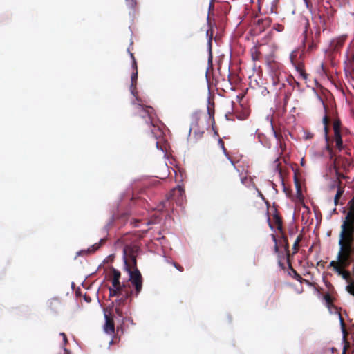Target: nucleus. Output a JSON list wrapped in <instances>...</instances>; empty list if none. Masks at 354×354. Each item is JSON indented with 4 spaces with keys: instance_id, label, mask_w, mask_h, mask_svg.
<instances>
[{
    "instance_id": "nucleus-36",
    "label": "nucleus",
    "mask_w": 354,
    "mask_h": 354,
    "mask_svg": "<svg viewBox=\"0 0 354 354\" xmlns=\"http://www.w3.org/2000/svg\"><path fill=\"white\" fill-rule=\"evenodd\" d=\"M312 137H313V134L311 133H305L306 139H310Z\"/></svg>"
},
{
    "instance_id": "nucleus-29",
    "label": "nucleus",
    "mask_w": 354,
    "mask_h": 354,
    "mask_svg": "<svg viewBox=\"0 0 354 354\" xmlns=\"http://www.w3.org/2000/svg\"><path fill=\"white\" fill-rule=\"evenodd\" d=\"M274 221H275V223L278 225H281V218L279 217V216L277 214H275L274 215Z\"/></svg>"
},
{
    "instance_id": "nucleus-50",
    "label": "nucleus",
    "mask_w": 354,
    "mask_h": 354,
    "mask_svg": "<svg viewBox=\"0 0 354 354\" xmlns=\"http://www.w3.org/2000/svg\"><path fill=\"white\" fill-rule=\"evenodd\" d=\"M346 346L344 345V348H343V352H342V354H346Z\"/></svg>"
},
{
    "instance_id": "nucleus-45",
    "label": "nucleus",
    "mask_w": 354,
    "mask_h": 354,
    "mask_svg": "<svg viewBox=\"0 0 354 354\" xmlns=\"http://www.w3.org/2000/svg\"><path fill=\"white\" fill-rule=\"evenodd\" d=\"M286 81L289 83L290 85L291 86H293V84H295V82H293V80L292 82L290 81L289 79H286Z\"/></svg>"
},
{
    "instance_id": "nucleus-61",
    "label": "nucleus",
    "mask_w": 354,
    "mask_h": 354,
    "mask_svg": "<svg viewBox=\"0 0 354 354\" xmlns=\"http://www.w3.org/2000/svg\"><path fill=\"white\" fill-rule=\"evenodd\" d=\"M297 245V243H294V244H293V248H296Z\"/></svg>"
},
{
    "instance_id": "nucleus-1",
    "label": "nucleus",
    "mask_w": 354,
    "mask_h": 354,
    "mask_svg": "<svg viewBox=\"0 0 354 354\" xmlns=\"http://www.w3.org/2000/svg\"><path fill=\"white\" fill-rule=\"evenodd\" d=\"M336 259L343 267L354 263V227L349 229L346 238L342 240Z\"/></svg>"
},
{
    "instance_id": "nucleus-2",
    "label": "nucleus",
    "mask_w": 354,
    "mask_h": 354,
    "mask_svg": "<svg viewBox=\"0 0 354 354\" xmlns=\"http://www.w3.org/2000/svg\"><path fill=\"white\" fill-rule=\"evenodd\" d=\"M124 262L125 270L129 276V281L132 286L135 287L136 295L138 296L142 288V277L141 273L138 268H135L133 271L130 269L127 266V261L125 257H124Z\"/></svg>"
},
{
    "instance_id": "nucleus-16",
    "label": "nucleus",
    "mask_w": 354,
    "mask_h": 354,
    "mask_svg": "<svg viewBox=\"0 0 354 354\" xmlns=\"http://www.w3.org/2000/svg\"><path fill=\"white\" fill-rule=\"evenodd\" d=\"M109 296L110 297H114V296H116L118 295V292L120 291V286H116V287H109Z\"/></svg>"
},
{
    "instance_id": "nucleus-42",
    "label": "nucleus",
    "mask_w": 354,
    "mask_h": 354,
    "mask_svg": "<svg viewBox=\"0 0 354 354\" xmlns=\"http://www.w3.org/2000/svg\"><path fill=\"white\" fill-rule=\"evenodd\" d=\"M206 35L207 37H208V39L209 38H211V41H212V34H211L210 35H209V30H207L206 32Z\"/></svg>"
},
{
    "instance_id": "nucleus-40",
    "label": "nucleus",
    "mask_w": 354,
    "mask_h": 354,
    "mask_svg": "<svg viewBox=\"0 0 354 354\" xmlns=\"http://www.w3.org/2000/svg\"><path fill=\"white\" fill-rule=\"evenodd\" d=\"M270 125H271L272 129V131L274 132V134L276 136H277V133H276V131L274 129L273 124H272V120H270Z\"/></svg>"
},
{
    "instance_id": "nucleus-26",
    "label": "nucleus",
    "mask_w": 354,
    "mask_h": 354,
    "mask_svg": "<svg viewBox=\"0 0 354 354\" xmlns=\"http://www.w3.org/2000/svg\"><path fill=\"white\" fill-rule=\"evenodd\" d=\"M339 322H340V324H341V327H342V331L343 333V341H345L346 340V338H345V333L346 332H345L344 322H343L342 318L341 317L340 315H339Z\"/></svg>"
},
{
    "instance_id": "nucleus-47",
    "label": "nucleus",
    "mask_w": 354,
    "mask_h": 354,
    "mask_svg": "<svg viewBox=\"0 0 354 354\" xmlns=\"http://www.w3.org/2000/svg\"><path fill=\"white\" fill-rule=\"evenodd\" d=\"M281 183H282L283 187V192H286V186H285V185H284V183H283V178H281Z\"/></svg>"
},
{
    "instance_id": "nucleus-5",
    "label": "nucleus",
    "mask_w": 354,
    "mask_h": 354,
    "mask_svg": "<svg viewBox=\"0 0 354 354\" xmlns=\"http://www.w3.org/2000/svg\"><path fill=\"white\" fill-rule=\"evenodd\" d=\"M347 221L345 218V221H344L343 223L341 225V232L339 234V241H338V245L342 247V240H344L346 238L347 233L349 230V228L347 230Z\"/></svg>"
},
{
    "instance_id": "nucleus-38",
    "label": "nucleus",
    "mask_w": 354,
    "mask_h": 354,
    "mask_svg": "<svg viewBox=\"0 0 354 354\" xmlns=\"http://www.w3.org/2000/svg\"><path fill=\"white\" fill-rule=\"evenodd\" d=\"M271 186H272V188L273 191L274 192V193L277 194L278 192V191L275 187H276L275 184L273 183H271Z\"/></svg>"
},
{
    "instance_id": "nucleus-10",
    "label": "nucleus",
    "mask_w": 354,
    "mask_h": 354,
    "mask_svg": "<svg viewBox=\"0 0 354 354\" xmlns=\"http://www.w3.org/2000/svg\"><path fill=\"white\" fill-rule=\"evenodd\" d=\"M111 271L113 272V278L112 280V286L113 287H116L118 286H119L121 273L119 270H118L117 269H115L113 267L111 268Z\"/></svg>"
},
{
    "instance_id": "nucleus-53",
    "label": "nucleus",
    "mask_w": 354,
    "mask_h": 354,
    "mask_svg": "<svg viewBox=\"0 0 354 354\" xmlns=\"http://www.w3.org/2000/svg\"><path fill=\"white\" fill-rule=\"evenodd\" d=\"M299 240H300V237H299V236H298V237L297 238L296 241H295V243H297H297H298V242L299 241Z\"/></svg>"
},
{
    "instance_id": "nucleus-52",
    "label": "nucleus",
    "mask_w": 354,
    "mask_h": 354,
    "mask_svg": "<svg viewBox=\"0 0 354 354\" xmlns=\"http://www.w3.org/2000/svg\"><path fill=\"white\" fill-rule=\"evenodd\" d=\"M59 335L62 337H64V336H66L65 333H59Z\"/></svg>"
},
{
    "instance_id": "nucleus-15",
    "label": "nucleus",
    "mask_w": 354,
    "mask_h": 354,
    "mask_svg": "<svg viewBox=\"0 0 354 354\" xmlns=\"http://www.w3.org/2000/svg\"><path fill=\"white\" fill-rule=\"evenodd\" d=\"M294 183H295V188H296L297 196V198H299L300 199L302 197V193H301V187H300V185L297 178L296 174H295V176H294Z\"/></svg>"
},
{
    "instance_id": "nucleus-39",
    "label": "nucleus",
    "mask_w": 354,
    "mask_h": 354,
    "mask_svg": "<svg viewBox=\"0 0 354 354\" xmlns=\"http://www.w3.org/2000/svg\"><path fill=\"white\" fill-rule=\"evenodd\" d=\"M289 96H290V94L289 93H287L285 95V97H284V104L286 105L287 104V102H288V100L289 98Z\"/></svg>"
},
{
    "instance_id": "nucleus-43",
    "label": "nucleus",
    "mask_w": 354,
    "mask_h": 354,
    "mask_svg": "<svg viewBox=\"0 0 354 354\" xmlns=\"http://www.w3.org/2000/svg\"><path fill=\"white\" fill-rule=\"evenodd\" d=\"M206 35L207 37H208V39L209 38H211V41H212V34H211L210 35H209V30H207L206 32Z\"/></svg>"
},
{
    "instance_id": "nucleus-9",
    "label": "nucleus",
    "mask_w": 354,
    "mask_h": 354,
    "mask_svg": "<svg viewBox=\"0 0 354 354\" xmlns=\"http://www.w3.org/2000/svg\"><path fill=\"white\" fill-rule=\"evenodd\" d=\"M173 195H177L178 199L176 200L177 203H180L181 201L185 197V190L184 189L180 186L177 185L176 188L172 190Z\"/></svg>"
},
{
    "instance_id": "nucleus-37",
    "label": "nucleus",
    "mask_w": 354,
    "mask_h": 354,
    "mask_svg": "<svg viewBox=\"0 0 354 354\" xmlns=\"http://www.w3.org/2000/svg\"><path fill=\"white\" fill-rule=\"evenodd\" d=\"M279 83V80H276L274 78L272 79V84H273V86H278Z\"/></svg>"
},
{
    "instance_id": "nucleus-55",
    "label": "nucleus",
    "mask_w": 354,
    "mask_h": 354,
    "mask_svg": "<svg viewBox=\"0 0 354 354\" xmlns=\"http://www.w3.org/2000/svg\"><path fill=\"white\" fill-rule=\"evenodd\" d=\"M120 290H122V289L123 288H124V287H125V286H124V284H122V285H120Z\"/></svg>"
},
{
    "instance_id": "nucleus-62",
    "label": "nucleus",
    "mask_w": 354,
    "mask_h": 354,
    "mask_svg": "<svg viewBox=\"0 0 354 354\" xmlns=\"http://www.w3.org/2000/svg\"><path fill=\"white\" fill-rule=\"evenodd\" d=\"M225 118H226V119H227V120H229V119H228V113H225Z\"/></svg>"
},
{
    "instance_id": "nucleus-27",
    "label": "nucleus",
    "mask_w": 354,
    "mask_h": 354,
    "mask_svg": "<svg viewBox=\"0 0 354 354\" xmlns=\"http://www.w3.org/2000/svg\"><path fill=\"white\" fill-rule=\"evenodd\" d=\"M257 192V196L261 198L262 201L265 202L266 204H268V201L265 198L264 196L262 194L261 191H259L258 189H256Z\"/></svg>"
},
{
    "instance_id": "nucleus-13",
    "label": "nucleus",
    "mask_w": 354,
    "mask_h": 354,
    "mask_svg": "<svg viewBox=\"0 0 354 354\" xmlns=\"http://www.w3.org/2000/svg\"><path fill=\"white\" fill-rule=\"evenodd\" d=\"M104 241V239H101L98 243H95V244L91 245L89 248L85 250L86 254H91L97 251L102 245V243Z\"/></svg>"
},
{
    "instance_id": "nucleus-28",
    "label": "nucleus",
    "mask_w": 354,
    "mask_h": 354,
    "mask_svg": "<svg viewBox=\"0 0 354 354\" xmlns=\"http://www.w3.org/2000/svg\"><path fill=\"white\" fill-rule=\"evenodd\" d=\"M58 302H59L58 299H50L48 301V306H49L50 308H53V305L55 304L58 303Z\"/></svg>"
},
{
    "instance_id": "nucleus-35",
    "label": "nucleus",
    "mask_w": 354,
    "mask_h": 354,
    "mask_svg": "<svg viewBox=\"0 0 354 354\" xmlns=\"http://www.w3.org/2000/svg\"><path fill=\"white\" fill-rule=\"evenodd\" d=\"M324 299H325V301H326L327 304H329L330 303V295L328 294L325 295L324 296Z\"/></svg>"
},
{
    "instance_id": "nucleus-32",
    "label": "nucleus",
    "mask_w": 354,
    "mask_h": 354,
    "mask_svg": "<svg viewBox=\"0 0 354 354\" xmlns=\"http://www.w3.org/2000/svg\"><path fill=\"white\" fill-rule=\"evenodd\" d=\"M82 254H87L85 250H81L76 253V256H80Z\"/></svg>"
},
{
    "instance_id": "nucleus-57",
    "label": "nucleus",
    "mask_w": 354,
    "mask_h": 354,
    "mask_svg": "<svg viewBox=\"0 0 354 354\" xmlns=\"http://www.w3.org/2000/svg\"><path fill=\"white\" fill-rule=\"evenodd\" d=\"M301 165L302 166H304V158H302V159H301Z\"/></svg>"
},
{
    "instance_id": "nucleus-41",
    "label": "nucleus",
    "mask_w": 354,
    "mask_h": 354,
    "mask_svg": "<svg viewBox=\"0 0 354 354\" xmlns=\"http://www.w3.org/2000/svg\"><path fill=\"white\" fill-rule=\"evenodd\" d=\"M328 154H329L330 159H332L334 156L333 150H331L330 151H328Z\"/></svg>"
},
{
    "instance_id": "nucleus-56",
    "label": "nucleus",
    "mask_w": 354,
    "mask_h": 354,
    "mask_svg": "<svg viewBox=\"0 0 354 354\" xmlns=\"http://www.w3.org/2000/svg\"><path fill=\"white\" fill-rule=\"evenodd\" d=\"M64 350L65 354H67V353H69V351H68V350H67V349H66V348H64Z\"/></svg>"
},
{
    "instance_id": "nucleus-58",
    "label": "nucleus",
    "mask_w": 354,
    "mask_h": 354,
    "mask_svg": "<svg viewBox=\"0 0 354 354\" xmlns=\"http://www.w3.org/2000/svg\"><path fill=\"white\" fill-rule=\"evenodd\" d=\"M173 265L176 268H178V266L176 263H174Z\"/></svg>"
},
{
    "instance_id": "nucleus-59",
    "label": "nucleus",
    "mask_w": 354,
    "mask_h": 354,
    "mask_svg": "<svg viewBox=\"0 0 354 354\" xmlns=\"http://www.w3.org/2000/svg\"><path fill=\"white\" fill-rule=\"evenodd\" d=\"M293 82H295V84L296 85H297V86L299 85V82H297L296 80H293Z\"/></svg>"
},
{
    "instance_id": "nucleus-14",
    "label": "nucleus",
    "mask_w": 354,
    "mask_h": 354,
    "mask_svg": "<svg viewBox=\"0 0 354 354\" xmlns=\"http://www.w3.org/2000/svg\"><path fill=\"white\" fill-rule=\"evenodd\" d=\"M334 135L336 147L339 151H341L344 148L341 132L335 133Z\"/></svg>"
},
{
    "instance_id": "nucleus-63",
    "label": "nucleus",
    "mask_w": 354,
    "mask_h": 354,
    "mask_svg": "<svg viewBox=\"0 0 354 354\" xmlns=\"http://www.w3.org/2000/svg\"><path fill=\"white\" fill-rule=\"evenodd\" d=\"M269 225H270V228H271L272 230H273V226L270 224V223H269Z\"/></svg>"
},
{
    "instance_id": "nucleus-18",
    "label": "nucleus",
    "mask_w": 354,
    "mask_h": 354,
    "mask_svg": "<svg viewBox=\"0 0 354 354\" xmlns=\"http://www.w3.org/2000/svg\"><path fill=\"white\" fill-rule=\"evenodd\" d=\"M346 290L354 297V281H352L345 287Z\"/></svg>"
},
{
    "instance_id": "nucleus-23",
    "label": "nucleus",
    "mask_w": 354,
    "mask_h": 354,
    "mask_svg": "<svg viewBox=\"0 0 354 354\" xmlns=\"http://www.w3.org/2000/svg\"><path fill=\"white\" fill-rule=\"evenodd\" d=\"M128 52L129 53V55L131 57V58L132 59V68L134 69V71L136 70H138L137 69V64H136V61L135 59V57L133 55V53H131L129 50L128 49Z\"/></svg>"
},
{
    "instance_id": "nucleus-49",
    "label": "nucleus",
    "mask_w": 354,
    "mask_h": 354,
    "mask_svg": "<svg viewBox=\"0 0 354 354\" xmlns=\"http://www.w3.org/2000/svg\"><path fill=\"white\" fill-rule=\"evenodd\" d=\"M63 342H64V344H66L67 343L66 336H64V337H63Z\"/></svg>"
},
{
    "instance_id": "nucleus-30",
    "label": "nucleus",
    "mask_w": 354,
    "mask_h": 354,
    "mask_svg": "<svg viewBox=\"0 0 354 354\" xmlns=\"http://www.w3.org/2000/svg\"><path fill=\"white\" fill-rule=\"evenodd\" d=\"M272 239H273V241L274 242V252H278L279 248L277 246V239H276L275 236L272 235Z\"/></svg>"
},
{
    "instance_id": "nucleus-46",
    "label": "nucleus",
    "mask_w": 354,
    "mask_h": 354,
    "mask_svg": "<svg viewBox=\"0 0 354 354\" xmlns=\"http://www.w3.org/2000/svg\"><path fill=\"white\" fill-rule=\"evenodd\" d=\"M156 148H157L158 149H160L161 151H163V150H162V149L161 147H159V144H158V141H156Z\"/></svg>"
},
{
    "instance_id": "nucleus-25",
    "label": "nucleus",
    "mask_w": 354,
    "mask_h": 354,
    "mask_svg": "<svg viewBox=\"0 0 354 354\" xmlns=\"http://www.w3.org/2000/svg\"><path fill=\"white\" fill-rule=\"evenodd\" d=\"M127 6L130 8H133L136 5V0H126Z\"/></svg>"
},
{
    "instance_id": "nucleus-4",
    "label": "nucleus",
    "mask_w": 354,
    "mask_h": 354,
    "mask_svg": "<svg viewBox=\"0 0 354 354\" xmlns=\"http://www.w3.org/2000/svg\"><path fill=\"white\" fill-rule=\"evenodd\" d=\"M105 323L104 325V331L106 334H112L114 333L115 326L113 322L108 317V315L104 313Z\"/></svg>"
},
{
    "instance_id": "nucleus-3",
    "label": "nucleus",
    "mask_w": 354,
    "mask_h": 354,
    "mask_svg": "<svg viewBox=\"0 0 354 354\" xmlns=\"http://www.w3.org/2000/svg\"><path fill=\"white\" fill-rule=\"evenodd\" d=\"M131 104L135 105L137 114L145 120L146 124L155 127L153 122V109L150 106H144L141 103L136 104L134 100L131 101Z\"/></svg>"
},
{
    "instance_id": "nucleus-64",
    "label": "nucleus",
    "mask_w": 354,
    "mask_h": 354,
    "mask_svg": "<svg viewBox=\"0 0 354 354\" xmlns=\"http://www.w3.org/2000/svg\"><path fill=\"white\" fill-rule=\"evenodd\" d=\"M294 219H295V213H293V214H292V220L294 221Z\"/></svg>"
},
{
    "instance_id": "nucleus-24",
    "label": "nucleus",
    "mask_w": 354,
    "mask_h": 354,
    "mask_svg": "<svg viewBox=\"0 0 354 354\" xmlns=\"http://www.w3.org/2000/svg\"><path fill=\"white\" fill-rule=\"evenodd\" d=\"M342 191L339 188L337 191V193L335 196V198H334V203L335 205H337V201H338V198L339 197V196L342 194Z\"/></svg>"
},
{
    "instance_id": "nucleus-17",
    "label": "nucleus",
    "mask_w": 354,
    "mask_h": 354,
    "mask_svg": "<svg viewBox=\"0 0 354 354\" xmlns=\"http://www.w3.org/2000/svg\"><path fill=\"white\" fill-rule=\"evenodd\" d=\"M218 145H220V147L223 149L224 154L227 156V158L230 161L231 164L236 169V167L234 165V162H233V160L229 156H227V153H226V149H225V148L224 147V143H223V142L221 139L218 140Z\"/></svg>"
},
{
    "instance_id": "nucleus-19",
    "label": "nucleus",
    "mask_w": 354,
    "mask_h": 354,
    "mask_svg": "<svg viewBox=\"0 0 354 354\" xmlns=\"http://www.w3.org/2000/svg\"><path fill=\"white\" fill-rule=\"evenodd\" d=\"M295 70L299 73L300 75L304 79H307V75L304 73V71L301 68V67L299 65H297L295 63L292 64Z\"/></svg>"
},
{
    "instance_id": "nucleus-8",
    "label": "nucleus",
    "mask_w": 354,
    "mask_h": 354,
    "mask_svg": "<svg viewBox=\"0 0 354 354\" xmlns=\"http://www.w3.org/2000/svg\"><path fill=\"white\" fill-rule=\"evenodd\" d=\"M131 84L130 86V92H131V95H133L134 96V97H135L134 100L138 102H140V100L136 96V92L135 89L133 88L134 82H136L138 80V70L133 71L132 72V74L131 76Z\"/></svg>"
},
{
    "instance_id": "nucleus-20",
    "label": "nucleus",
    "mask_w": 354,
    "mask_h": 354,
    "mask_svg": "<svg viewBox=\"0 0 354 354\" xmlns=\"http://www.w3.org/2000/svg\"><path fill=\"white\" fill-rule=\"evenodd\" d=\"M289 274L292 276L294 279H295L298 281H301L302 277L299 275L294 269L291 268L290 272H289Z\"/></svg>"
},
{
    "instance_id": "nucleus-34",
    "label": "nucleus",
    "mask_w": 354,
    "mask_h": 354,
    "mask_svg": "<svg viewBox=\"0 0 354 354\" xmlns=\"http://www.w3.org/2000/svg\"><path fill=\"white\" fill-rule=\"evenodd\" d=\"M329 266H330V267H333V268L334 269V267H335V266H339L337 264L336 261H331L330 262Z\"/></svg>"
},
{
    "instance_id": "nucleus-22",
    "label": "nucleus",
    "mask_w": 354,
    "mask_h": 354,
    "mask_svg": "<svg viewBox=\"0 0 354 354\" xmlns=\"http://www.w3.org/2000/svg\"><path fill=\"white\" fill-rule=\"evenodd\" d=\"M192 130L194 131V136L196 138V139L201 138L203 133V131H200L198 128Z\"/></svg>"
},
{
    "instance_id": "nucleus-12",
    "label": "nucleus",
    "mask_w": 354,
    "mask_h": 354,
    "mask_svg": "<svg viewBox=\"0 0 354 354\" xmlns=\"http://www.w3.org/2000/svg\"><path fill=\"white\" fill-rule=\"evenodd\" d=\"M198 126V118L196 114H193L192 116V122L188 132L187 139L190 137L192 129H197Z\"/></svg>"
},
{
    "instance_id": "nucleus-31",
    "label": "nucleus",
    "mask_w": 354,
    "mask_h": 354,
    "mask_svg": "<svg viewBox=\"0 0 354 354\" xmlns=\"http://www.w3.org/2000/svg\"><path fill=\"white\" fill-rule=\"evenodd\" d=\"M295 53V51H292L290 54V56H289V58H290V62L292 64H295L294 62V53Z\"/></svg>"
},
{
    "instance_id": "nucleus-60",
    "label": "nucleus",
    "mask_w": 354,
    "mask_h": 354,
    "mask_svg": "<svg viewBox=\"0 0 354 354\" xmlns=\"http://www.w3.org/2000/svg\"><path fill=\"white\" fill-rule=\"evenodd\" d=\"M177 269H178V270H180V271H182V270H183V268H182L181 267H179V266H178V268H177Z\"/></svg>"
},
{
    "instance_id": "nucleus-11",
    "label": "nucleus",
    "mask_w": 354,
    "mask_h": 354,
    "mask_svg": "<svg viewBox=\"0 0 354 354\" xmlns=\"http://www.w3.org/2000/svg\"><path fill=\"white\" fill-rule=\"evenodd\" d=\"M334 271L339 275L341 276L342 278L344 280H346L348 283L352 281L349 278V272H344L339 266H335L334 267Z\"/></svg>"
},
{
    "instance_id": "nucleus-44",
    "label": "nucleus",
    "mask_w": 354,
    "mask_h": 354,
    "mask_svg": "<svg viewBox=\"0 0 354 354\" xmlns=\"http://www.w3.org/2000/svg\"><path fill=\"white\" fill-rule=\"evenodd\" d=\"M284 83H279L278 86L279 89H281L284 86Z\"/></svg>"
},
{
    "instance_id": "nucleus-54",
    "label": "nucleus",
    "mask_w": 354,
    "mask_h": 354,
    "mask_svg": "<svg viewBox=\"0 0 354 354\" xmlns=\"http://www.w3.org/2000/svg\"><path fill=\"white\" fill-rule=\"evenodd\" d=\"M299 240H300V237H299V236H298V237L297 238L296 241H295V243H297H297H298V242L299 241Z\"/></svg>"
},
{
    "instance_id": "nucleus-48",
    "label": "nucleus",
    "mask_w": 354,
    "mask_h": 354,
    "mask_svg": "<svg viewBox=\"0 0 354 354\" xmlns=\"http://www.w3.org/2000/svg\"><path fill=\"white\" fill-rule=\"evenodd\" d=\"M246 180V177H244V178H241V182L242 184H244L245 183V180Z\"/></svg>"
},
{
    "instance_id": "nucleus-33",
    "label": "nucleus",
    "mask_w": 354,
    "mask_h": 354,
    "mask_svg": "<svg viewBox=\"0 0 354 354\" xmlns=\"http://www.w3.org/2000/svg\"><path fill=\"white\" fill-rule=\"evenodd\" d=\"M115 313L120 317H122V313L119 308H115Z\"/></svg>"
},
{
    "instance_id": "nucleus-7",
    "label": "nucleus",
    "mask_w": 354,
    "mask_h": 354,
    "mask_svg": "<svg viewBox=\"0 0 354 354\" xmlns=\"http://www.w3.org/2000/svg\"><path fill=\"white\" fill-rule=\"evenodd\" d=\"M207 50L208 51V59H207V64L208 67L206 71V78H207V73L209 71V68L212 66V59H213V55H212V42H211V38H209L207 43Z\"/></svg>"
},
{
    "instance_id": "nucleus-6",
    "label": "nucleus",
    "mask_w": 354,
    "mask_h": 354,
    "mask_svg": "<svg viewBox=\"0 0 354 354\" xmlns=\"http://www.w3.org/2000/svg\"><path fill=\"white\" fill-rule=\"evenodd\" d=\"M327 121H328L327 115L325 113L324 117H323V118H322V122H323V124L324 125V139H325V141H326V146L324 147V149L326 150L328 152V151H330L333 149L330 148V147L328 145Z\"/></svg>"
},
{
    "instance_id": "nucleus-51",
    "label": "nucleus",
    "mask_w": 354,
    "mask_h": 354,
    "mask_svg": "<svg viewBox=\"0 0 354 354\" xmlns=\"http://www.w3.org/2000/svg\"><path fill=\"white\" fill-rule=\"evenodd\" d=\"M151 135H152V136H154L155 139H157V136L154 135V133H154V130H153V129H152V130L151 131Z\"/></svg>"
},
{
    "instance_id": "nucleus-21",
    "label": "nucleus",
    "mask_w": 354,
    "mask_h": 354,
    "mask_svg": "<svg viewBox=\"0 0 354 354\" xmlns=\"http://www.w3.org/2000/svg\"><path fill=\"white\" fill-rule=\"evenodd\" d=\"M340 126H341V122H340V121H339V120H335V121L333 122V130H334V133L341 132V131H340Z\"/></svg>"
}]
</instances>
